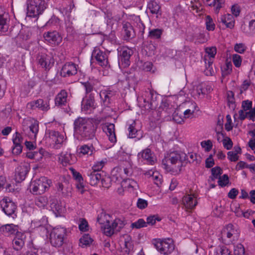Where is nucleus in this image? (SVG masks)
Instances as JSON below:
<instances>
[{
  "instance_id": "nucleus-1",
  "label": "nucleus",
  "mask_w": 255,
  "mask_h": 255,
  "mask_svg": "<svg viewBox=\"0 0 255 255\" xmlns=\"http://www.w3.org/2000/svg\"><path fill=\"white\" fill-rule=\"evenodd\" d=\"M75 135L79 139L89 140L94 138L97 127L92 119L79 117L74 123Z\"/></svg>"
},
{
  "instance_id": "nucleus-2",
  "label": "nucleus",
  "mask_w": 255,
  "mask_h": 255,
  "mask_svg": "<svg viewBox=\"0 0 255 255\" xmlns=\"http://www.w3.org/2000/svg\"><path fill=\"white\" fill-rule=\"evenodd\" d=\"M181 158V154L177 151L171 152L165 155L162 164L166 170H173L176 168L180 169L182 164Z\"/></svg>"
},
{
  "instance_id": "nucleus-3",
  "label": "nucleus",
  "mask_w": 255,
  "mask_h": 255,
  "mask_svg": "<svg viewBox=\"0 0 255 255\" xmlns=\"http://www.w3.org/2000/svg\"><path fill=\"white\" fill-rule=\"evenodd\" d=\"M103 217H106V215L102 214L97 220L99 224L103 225L101 228L104 233L107 236H111L115 231H120L124 226L123 222L119 219H116L111 225L109 221L107 220L106 223L105 224L103 220Z\"/></svg>"
},
{
  "instance_id": "nucleus-4",
  "label": "nucleus",
  "mask_w": 255,
  "mask_h": 255,
  "mask_svg": "<svg viewBox=\"0 0 255 255\" xmlns=\"http://www.w3.org/2000/svg\"><path fill=\"white\" fill-rule=\"evenodd\" d=\"M46 7L45 0H27V16L35 17L42 14Z\"/></svg>"
},
{
  "instance_id": "nucleus-5",
  "label": "nucleus",
  "mask_w": 255,
  "mask_h": 255,
  "mask_svg": "<svg viewBox=\"0 0 255 255\" xmlns=\"http://www.w3.org/2000/svg\"><path fill=\"white\" fill-rule=\"evenodd\" d=\"M66 236V228L61 227L54 228L50 235V241L51 245L55 247L62 246Z\"/></svg>"
},
{
  "instance_id": "nucleus-6",
  "label": "nucleus",
  "mask_w": 255,
  "mask_h": 255,
  "mask_svg": "<svg viewBox=\"0 0 255 255\" xmlns=\"http://www.w3.org/2000/svg\"><path fill=\"white\" fill-rule=\"evenodd\" d=\"M152 244L160 254L164 255L170 254L174 250L173 241L169 238L162 240L154 239Z\"/></svg>"
},
{
  "instance_id": "nucleus-7",
  "label": "nucleus",
  "mask_w": 255,
  "mask_h": 255,
  "mask_svg": "<svg viewBox=\"0 0 255 255\" xmlns=\"http://www.w3.org/2000/svg\"><path fill=\"white\" fill-rule=\"evenodd\" d=\"M51 183L50 180H48L45 177H42L31 182L30 189L33 194H41L49 187Z\"/></svg>"
},
{
  "instance_id": "nucleus-8",
  "label": "nucleus",
  "mask_w": 255,
  "mask_h": 255,
  "mask_svg": "<svg viewBox=\"0 0 255 255\" xmlns=\"http://www.w3.org/2000/svg\"><path fill=\"white\" fill-rule=\"evenodd\" d=\"M85 90V95L96 96L98 94V90L100 89L101 84L97 79H89L84 82H81Z\"/></svg>"
},
{
  "instance_id": "nucleus-9",
  "label": "nucleus",
  "mask_w": 255,
  "mask_h": 255,
  "mask_svg": "<svg viewBox=\"0 0 255 255\" xmlns=\"http://www.w3.org/2000/svg\"><path fill=\"white\" fill-rule=\"evenodd\" d=\"M0 204L2 210L8 216L11 217L13 219L16 217L15 210L16 206L8 198H4L0 202Z\"/></svg>"
},
{
  "instance_id": "nucleus-10",
  "label": "nucleus",
  "mask_w": 255,
  "mask_h": 255,
  "mask_svg": "<svg viewBox=\"0 0 255 255\" xmlns=\"http://www.w3.org/2000/svg\"><path fill=\"white\" fill-rule=\"evenodd\" d=\"M50 100L49 98L39 99L28 103L26 107L30 110H33L38 109L40 111L47 112L50 109Z\"/></svg>"
},
{
  "instance_id": "nucleus-11",
  "label": "nucleus",
  "mask_w": 255,
  "mask_h": 255,
  "mask_svg": "<svg viewBox=\"0 0 255 255\" xmlns=\"http://www.w3.org/2000/svg\"><path fill=\"white\" fill-rule=\"evenodd\" d=\"M36 60L45 70H49L53 66L54 60L53 58L43 52H39L36 56Z\"/></svg>"
},
{
  "instance_id": "nucleus-12",
  "label": "nucleus",
  "mask_w": 255,
  "mask_h": 255,
  "mask_svg": "<svg viewBox=\"0 0 255 255\" xmlns=\"http://www.w3.org/2000/svg\"><path fill=\"white\" fill-rule=\"evenodd\" d=\"M43 37L48 43L55 46L59 45L62 40V37L59 33L56 30L44 32Z\"/></svg>"
},
{
  "instance_id": "nucleus-13",
  "label": "nucleus",
  "mask_w": 255,
  "mask_h": 255,
  "mask_svg": "<svg viewBox=\"0 0 255 255\" xmlns=\"http://www.w3.org/2000/svg\"><path fill=\"white\" fill-rule=\"evenodd\" d=\"M145 98L143 99L144 104V108L146 110H152L157 106V95L153 91L149 90L146 91L145 95Z\"/></svg>"
},
{
  "instance_id": "nucleus-14",
  "label": "nucleus",
  "mask_w": 255,
  "mask_h": 255,
  "mask_svg": "<svg viewBox=\"0 0 255 255\" xmlns=\"http://www.w3.org/2000/svg\"><path fill=\"white\" fill-rule=\"evenodd\" d=\"M92 56L97 60L98 64L102 67H107L108 65V60L107 54L100 50L95 49L92 52Z\"/></svg>"
},
{
  "instance_id": "nucleus-15",
  "label": "nucleus",
  "mask_w": 255,
  "mask_h": 255,
  "mask_svg": "<svg viewBox=\"0 0 255 255\" xmlns=\"http://www.w3.org/2000/svg\"><path fill=\"white\" fill-rule=\"evenodd\" d=\"M77 65L72 62H67L61 70V75L63 77L75 75L77 73Z\"/></svg>"
},
{
  "instance_id": "nucleus-16",
  "label": "nucleus",
  "mask_w": 255,
  "mask_h": 255,
  "mask_svg": "<svg viewBox=\"0 0 255 255\" xmlns=\"http://www.w3.org/2000/svg\"><path fill=\"white\" fill-rule=\"evenodd\" d=\"M132 53V51L128 48H123L121 50L119 61L124 67H128L130 65L129 59Z\"/></svg>"
},
{
  "instance_id": "nucleus-17",
  "label": "nucleus",
  "mask_w": 255,
  "mask_h": 255,
  "mask_svg": "<svg viewBox=\"0 0 255 255\" xmlns=\"http://www.w3.org/2000/svg\"><path fill=\"white\" fill-rule=\"evenodd\" d=\"M81 108L83 111H87L95 109V96L85 95L82 101Z\"/></svg>"
},
{
  "instance_id": "nucleus-18",
  "label": "nucleus",
  "mask_w": 255,
  "mask_h": 255,
  "mask_svg": "<svg viewBox=\"0 0 255 255\" xmlns=\"http://www.w3.org/2000/svg\"><path fill=\"white\" fill-rule=\"evenodd\" d=\"M136 29L128 22H123V31L124 39L128 40L134 38L135 36Z\"/></svg>"
},
{
  "instance_id": "nucleus-19",
  "label": "nucleus",
  "mask_w": 255,
  "mask_h": 255,
  "mask_svg": "<svg viewBox=\"0 0 255 255\" xmlns=\"http://www.w3.org/2000/svg\"><path fill=\"white\" fill-rule=\"evenodd\" d=\"M138 157L139 158H141L146 161V163L149 164L153 165L156 161L154 153L151 152L149 148H146L138 153Z\"/></svg>"
},
{
  "instance_id": "nucleus-20",
  "label": "nucleus",
  "mask_w": 255,
  "mask_h": 255,
  "mask_svg": "<svg viewBox=\"0 0 255 255\" xmlns=\"http://www.w3.org/2000/svg\"><path fill=\"white\" fill-rule=\"evenodd\" d=\"M103 131L109 137V140L112 143L117 141V138L115 134V125L111 123H107L102 127Z\"/></svg>"
},
{
  "instance_id": "nucleus-21",
  "label": "nucleus",
  "mask_w": 255,
  "mask_h": 255,
  "mask_svg": "<svg viewBox=\"0 0 255 255\" xmlns=\"http://www.w3.org/2000/svg\"><path fill=\"white\" fill-rule=\"evenodd\" d=\"M28 170V167L27 165L18 166L15 169V180L16 182L19 183L24 180Z\"/></svg>"
},
{
  "instance_id": "nucleus-22",
  "label": "nucleus",
  "mask_w": 255,
  "mask_h": 255,
  "mask_svg": "<svg viewBox=\"0 0 255 255\" xmlns=\"http://www.w3.org/2000/svg\"><path fill=\"white\" fill-rule=\"evenodd\" d=\"M128 137L129 138H137L139 139L142 137L141 131L137 127L135 121L129 124L128 128Z\"/></svg>"
},
{
  "instance_id": "nucleus-23",
  "label": "nucleus",
  "mask_w": 255,
  "mask_h": 255,
  "mask_svg": "<svg viewBox=\"0 0 255 255\" xmlns=\"http://www.w3.org/2000/svg\"><path fill=\"white\" fill-rule=\"evenodd\" d=\"M0 232L5 236H8L18 233V227L13 224L3 225L0 227Z\"/></svg>"
},
{
  "instance_id": "nucleus-24",
  "label": "nucleus",
  "mask_w": 255,
  "mask_h": 255,
  "mask_svg": "<svg viewBox=\"0 0 255 255\" xmlns=\"http://www.w3.org/2000/svg\"><path fill=\"white\" fill-rule=\"evenodd\" d=\"M147 10H149L152 14H155L156 18L160 17L161 16V7L159 4L155 0H151L148 2Z\"/></svg>"
},
{
  "instance_id": "nucleus-25",
  "label": "nucleus",
  "mask_w": 255,
  "mask_h": 255,
  "mask_svg": "<svg viewBox=\"0 0 255 255\" xmlns=\"http://www.w3.org/2000/svg\"><path fill=\"white\" fill-rule=\"evenodd\" d=\"M88 181L90 185L94 186L97 185L102 179V175L98 172L89 170L87 172Z\"/></svg>"
},
{
  "instance_id": "nucleus-26",
  "label": "nucleus",
  "mask_w": 255,
  "mask_h": 255,
  "mask_svg": "<svg viewBox=\"0 0 255 255\" xmlns=\"http://www.w3.org/2000/svg\"><path fill=\"white\" fill-rule=\"evenodd\" d=\"M182 202L185 208L189 209L194 208L197 204V200L192 194L184 196L182 198Z\"/></svg>"
},
{
  "instance_id": "nucleus-27",
  "label": "nucleus",
  "mask_w": 255,
  "mask_h": 255,
  "mask_svg": "<svg viewBox=\"0 0 255 255\" xmlns=\"http://www.w3.org/2000/svg\"><path fill=\"white\" fill-rule=\"evenodd\" d=\"M223 234L226 235L228 238L231 239L232 237L234 238L238 237L239 233L237 227L234 226L232 224H229L223 230Z\"/></svg>"
},
{
  "instance_id": "nucleus-28",
  "label": "nucleus",
  "mask_w": 255,
  "mask_h": 255,
  "mask_svg": "<svg viewBox=\"0 0 255 255\" xmlns=\"http://www.w3.org/2000/svg\"><path fill=\"white\" fill-rule=\"evenodd\" d=\"M68 94L65 90H61L55 98V104L57 106H65L67 103Z\"/></svg>"
},
{
  "instance_id": "nucleus-29",
  "label": "nucleus",
  "mask_w": 255,
  "mask_h": 255,
  "mask_svg": "<svg viewBox=\"0 0 255 255\" xmlns=\"http://www.w3.org/2000/svg\"><path fill=\"white\" fill-rule=\"evenodd\" d=\"M50 207L51 210L55 214H60L62 211V206L54 197H50L49 199Z\"/></svg>"
},
{
  "instance_id": "nucleus-30",
  "label": "nucleus",
  "mask_w": 255,
  "mask_h": 255,
  "mask_svg": "<svg viewBox=\"0 0 255 255\" xmlns=\"http://www.w3.org/2000/svg\"><path fill=\"white\" fill-rule=\"evenodd\" d=\"M227 28L232 29L234 27L235 21L233 16L231 14H227L222 15L220 21Z\"/></svg>"
},
{
  "instance_id": "nucleus-31",
  "label": "nucleus",
  "mask_w": 255,
  "mask_h": 255,
  "mask_svg": "<svg viewBox=\"0 0 255 255\" xmlns=\"http://www.w3.org/2000/svg\"><path fill=\"white\" fill-rule=\"evenodd\" d=\"M95 148L92 144L87 145L84 144L81 145L78 149V151L79 154L82 155H91L93 154Z\"/></svg>"
},
{
  "instance_id": "nucleus-32",
  "label": "nucleus",
  "mask_w": 255,
  "mask_h": 255,
  "mask_svg": "<svg viewBox=\"0 0 255 255\" xmlns=\"http://www.w3.org/2000/svg\"><path fill=\"white\" fill-rule=\"evenodd\" d=\"M7 14H0V34L7 31L9 24Z\"/></svg>"
},
{
  "instance_id": "nucleus-33",
  "label": "nucleus",
  "mask_w": 255,
  "mask_h": 255,
  "mask_svg": "<svg viewBox=\"0 0 255 255\" xmlns=\"http://www.w3.org/2000/svg\"><path fill=\"white\" fill-rule=\"evenodd\" d=\"M146 175H149V178L151 180H152L154 183L158 186H159L162 183L161 176L157 172H153L149 171L146 172Z\"/></svg>"
},
{
  "instance_id": "nucleus-34",
  "label": "nucleus",
  "mask_w": 255,
  "mask_h": 255,
  "mask_svg": "<svg viewBox=\"0 0 255 255\" xmlns=\"http://www.w3.org/2000/svg\"><path fill=\"white\" fill-rule=\"evenodd\" d=\"M163 33V30L159 28L150 29L148 32V36L150 39H159Z\"/></svg>"
},
{
  "instance_id": "nucleus-35",
  "label": "nucleus",
  "mask_w": 255,
  "mask_h": 255,
  "mask_svg": "<svg viewBox=\"0 0 255 255\" xmlns=\"http://www.w3.org/2000/svg\"><path fill=\"white\" fill-rule=\"evenodd\" d=\"M243 31L247 34L255 33V18L252 19L249 23V27L246 28L245 26H242Z\"/></svg>"
},
{
  "instance_id": "nucleus-36",
  "label": "nucleus",
  "mask_w": 255,
  "mask_h": 255,
  "mask_svg": "<svg viewBox=\"0 0 255 255\" xmlns=\"http://www.w3.org/2000/svg\"><path fill=\"white\" fill-rule=\"evenodd\" d=\"M227 100L228 101V105L229 108L232 110H235L236 106L234 98V94L232 91H229L227 92Z\"/></svg>"
},
{
  "instance_id": "nucleus-37",
  "label": "nucleus",
  "mask_w": 255,
  "mask_h": 255,
  "mask_svg": "<svg viewBox=\"0 0 255 255\" xmlns=\"http://www.w3.org/2000/svg\"><path fill=\"white\" fill-rule=\"evenodd\" d=\"M48 199L45 196H38L35 199V205L39 208L45 207L48 203Z\"/></svg>"
},
{
  "instance_id": "nucleus-38",
  "label": "nucleus",
  "mask_w": 255,
  "mask_h": 255,
  "mask_svg": "<svg viewBox=\"0 0 255 255\" xmlns=\"http://www.w3.org/2000/svg\"><path fill=\"white\" fill-rule=\"evenodd\" d=\"M133 20L136 23L133 24L134 26L138 28V32L141 33V35H143L144 31L145 26L141 22L139 16H134Z\"/></svg>"
},
{
  "instance_id": "nucleus-39",
  "label": "nucleus",
  "mask_w": 255,
  "mask_h": 255,
  "mask_svg": "<svg viewBox=\"0 0 255 255\" xmlns=\"http://www.w3.org/2000/svg\"><path fill=\"white\" fill-rule=\"evenodd\" d=\"M71 154L70 153H61L59 155V160L63 166H67L70 163Z\"/></svg>"
},
{
  "instance_id": "nucleus-40",
  "label": "nucleus",
  "mask_w": 255,
  "mask_h": 255,
  "mask_svg": "<svg viewBox=\"0 0 255 255\" xmlns=\"http://www.w3.org/2000/svg\"><path fill=\"white\" fill-rule=\"evenodd\" d=\"M205 61H206V59H205ZM206 63V69L204 70V73L207 76H212L214 74V70L213 67V60L212 59L209 60L208 61V63L207 64L206 61H205Z\"/></svg>"
},
{
  "instance_id": "nucleus-41",
  "label": "nucleus",
  "mask_w": 255,
  "mask_h": 255,
  "mask_svg": "<svg viewBox=\"0 0 255 255\" xmlns=\"http://www.w3.org/2000/svg\"><path fill=\"white\" fill-rule=\"evenodd\" d=\"M93 242V240L89 234H85L80 239V245L82 247L90 245Z\"/></svg>"
},
{
  "instance_id": "nucleus-42",
  "label": "nucleus",
  "mask_w": 255,
  "mask_h": 255,
  "mask_svg": "<svg viewBox=\"0 0 255 255\" xmlns=\"http://www.w3.org/2000/svg\"><path fill=\"white\" fill-rule=\"evenodd\" d=\"M13 249L18 251L22 249L24 245V241L20 238L15 237L12 241Z\"/></svg>"
},
{
  "instance_id": "nucleus-43",
  "label": "nucleus",
  "mask_w": 255,
  "mask_h": 255,
  "mask_svg": "<svg viewBox=\"0 0 255 255\" xmlns=\"http://www.w3.org/2000/svg\"><path fill=\"white\" fill-rule=\"evenodd\" d=\"M187 160L190 163H195V164H199L200 162V157L197 158V154L193 152L188 153L185 154Z\"/></svg>"
},
{
  "instance_id": "nucleus-44",
  "label": "nucleus",
  "mask_w": 255,
  "mask_h": 255,
  "mask_svg": "<svg viewBox=\"0 0 255 255\" xmlns=\"http://www.w3.org/2000/svg\"><path fill=\"white\" fill-rule=\"evenodd\" d=\"M232 64L231 62H227L221 67L222 76L225 77L230 74L232 71Z\"/></svg>"
},
{
  "instance_id": "nucleus-45",
  "label": "nucleus",
  "mask_w": 255,
  "mask_h": 255,
  "mask_svg": "<svg viewBox=\"0 0 255 255\" xmlns=\"http://www.w3.org/2000/svg\"><path fill=\"white\" fill-rule=\"evenodd\" d=\"M107 160L106 158H105L100 161H97L93 166L91 170L99 172V171L103 168L105 164L107 163Z\"/></svg>"
},
{
  "instance_id": "nucleus-46",
  "label": "nucleus",
  "mask_w": 255,
  "mask_h": 255,
  "mask_svg": "<svg viewBox=\"0 0 255 255\" xmlns=\"http://www.w3.org/2000/svg\"><path fill=\"white\" fill-rule=\"evenodd\" d=\"M212 176L211 179L212 181H214L215 179H218L220 177V175L222 174V169L220 167L217 166L214 167L211 170Z\"/></svg>"
},
{
  "instance_id": "nucleus-47",
  "label": "nucleus",
  "mask_w": 255,
  "mask_h": 255,
  "mask_svg": "<svg viewBox=\"0 0 255 255\" xmlns=\"http://www.w3.org/2000/svg\"><path fill=\"white\" fill-rule=\"evenodd\" d=\"M206 25L207 29L209 31H213L215 29V25L210 15H207L206 17Z\"/></svg>"
},
{
  "instance_id": "nucleus-48",
  "label": "nucleus",
  "mask_w": 255,
  "mask_h": 255,
  "mask_svg": "<svg viewBox=\"0 0 255 255\" xmlns=\"http://www.w3.org/2000/svg\"><path fill=\"white\" fill-rule=\"evenodd\" d=\"M130 227L132 229H140L142 227H146V223L143 219H139L137 221L132 223Z\"/></svg>"
},
{
  "instance_id": "nucleus-49",
  "label": "nucleus",
  "mask_w": 255,
  "mask_h": 255,
  "mask_svg": "<svg viewBox=\"0 0 255 255\" xmlns=\"http://www.w3.org/2000/svg\"><path fill=\"white\" fill-rule=\"evenodd\" d=\"M235 255H245V250L244 246L238 244L234 247Z\"/></svg>"
},
{
  "instance_id": "nucleus-50",
  "label": "nucleus",
  "mask_w": 255,
  "mask_h": 255,
  "mask_svg": "<svg viewBox=\"0 0 255 255\" xmlns=\"http://www.w3.org/2000/svg\"><path fill=\"white\" fill-rule=\"evenodd\" d=\"M247 49V47L244 43H236L234 46V50L237 53H244Z\"/></svg>"
},
{
  "instance_id": "nucleus-51",
  "label": "nucleus",
  "mask_w": 255,
  "mask_h": 255,
  "mask_svg": "<svg viewBox=\"0 0 255 255\" xmlns=\"http://www.w3.org/2000/svg\"><path fill=\"white\" fill-rule=\"evenodd\" d=\"M206 53L209 56V60L212 59L213 60L215 55L217 53V48L216 47H207L205 49Z\"/></svg>"
},
{
  "instance_id": "nucleus-52",
  "label": "nucleus",
  "mask_w": 255,
  "mask_h": 255,
  "mask_svg": "<svg viewBox=\"0 0 255 255\" xmlns=\"http://www.w3.org/2000/svg\"><path fill=\"white\" fill-rule=\"evenodd\" d=\"M12 141L14 145H21L23 138L19 132H16L13 136Z\"/></svg>"
},
{
  "instance_id": "nucleus-53",
  "label": "nucleus",
  "mask_w": 255,
  "mask_h": 255,
  "mask_svg": "<svg viewBox=\"0 0 255 255\" xmlns=\"http://www.w3.org/2000/svg\"><path fill=\"white\" fill-rule=\"evenodd\" d=\"M229 182V177L227 174H224L222 176H220L218 180V184L221 187L226 186Z\"/></svg>"
},
{
  "instance_id": "nucleus-54",
  "label": "nucleus",
  "mask_w": 255,
  "mask_h": 255,
  "mask_svg": "<svg viewBox=\"0 0 255 255\" xmlns=\"http://www.w3.org/2000/svg\"><path fill=\"white\" fill-rule=\"evenodd\" d=\"M69 169L72 174L73 178L77 181V182L83 181V178L82 175L79 172H77L72 167H70Z\"/></svg>"
},
{
  "instance_id": "nucleus-55",
  "label": "nucleus",
  "mask_w": 255,
  "mask_h": 255,
  "mask_svg": "<svg viewBox=\"0 0 255 255\" xmlns=\"http://www.w3.org/2000/svg\"><path fill=\"white\" fill-rule=\"evenodd\" d=\"M232 60L234 65L236 67H240L241 65L242 59L240 55L237 54L233 55Z\"/></svg>"
},
{
  "instance_id": "nucleus-56",
  "label": "nucleus",
  "mask_w": 255,
  "mask_h": 255,
  "mask_svg": "<svg viewBox=\"0 0 255 255\" xmlns=\"http://www.w3.org/2000/svg\"><path fill=\"white\" fill-rule=\"evenodd\" d=\"M79 229L80 231L83 232H86L88 231V223L86 219H80V222L79 224Z\"/></svg>"
},
{
  "instance_id": "nucleus-57",
  "label": "nucleus",
  "mask_w": 255,
  "mask_h": 255,
  "mask_svg": "<svg viewBox=\"0 0 255 255\" xmlns=\"http://www.w3.org/2000/svg\"><path fill=\"white\" fill-rule=\"evenodd\" d=\"M30 130L33 134L34 137H36L37 133L39 130L38 123L37 121H35L34 123H32L29 126Z\"/></svg>"
},
{
  "instance_id": "nucleus-58",
  "label": "nucleus",
  "mask_w": 255,
  "mask_h": 255,
  "mask_svg": "<svg viewBox=\"0 0 255 255\" xmlns=\"http://www.w3.org/2000/svg\"><path fill=\"white\" fill-rule=\"evenodd\" d=\"M217 255H232L230 251L226 247H220L217 252Z\"/></svg>"
},
{
  "instance_id": "nucleus-59",
  "label": "nucleus",
  "mask_w": 255,
  "mask_h": 255,
  "mask_svg": "<svg viewBox=\"0 0 255 255\" xmlns=\"http://www.w3.org/2000/svg\"><path fill=\"white\" fill-rule=\"evenodd\" d=\"M201 146L205 148L206 151L208 152L210 151L212 148V142L210 140H204L201 143Z\"/></svg>"
},
{
  "instance_id": "nucleus-60",
  "label": "nucleus",
  "mask_w": 255,
  "mask_h": 255,
  "mask_svg": "<svg viewBox=\"0 0 255 255\" xmlns=\"http://www.w3.org/2000/svg\"><path fill=\"white\" fill-rule=\"evenodd\" d=\"M111 179L109 176H102V179H101L100 181L102 183V185L103 187L105 188H109L110 187L111 184Z\"/></svg>"
},
{
  "instance_id": "nucleus-61",
  "label": "nucleus",
  "mask_w": 255,
  "mask_h": 255,
  "mask_svg": "<svg viewBox=\"0 0 255 255\" xmlns=\"http://www.w3.org/2000/svg\"><path fill=\"white\" fill-rule=\"evenodd\" d=\"M59 19L55 15H53L51 18L46 22L45 25L47 26H52L56 25L59 23Z\"/></svg>"
},
{
  "instance_id": "nucleus-62",
  "label": "nucleus",
  "mask_w": 255,
  "mask_h": 255,
  "mask_svg": "<svg viewBox=\"0 0 255 255\" xmlns=\"http://www.w3.org/2000/svg\"><path fill=\"white\" fill-rule=\"evenodd\" d=\"M160 220H161V219L157 216H156V215L150 216L147 218V219H146L147 222H146V225L148 224V225H153L156 223V221H160Z\"/></svg>"
},
{
  "instance_id": "nucleus-63",
  "label": "nucleus",
  "mask_w": 255,
  "mask_h": 255,
  "mask_svg": "<svg viewBox=\"0 0 255 255\" xmlns=\"http://www.w3.org/2000/svg\"><path fill=\"white\" fill-rule=\"evenodd\" d=\"M100 95L101 98L103 99V103L104 106L108 107L111 103V97H109L104 92L100 93Z\"/></svg>"
},
{
  "instance_id": "nucleus-64",
  "label": "nucleus",
  "mask_w": 255,
  "mask_h": 255,
  "mask_svg": "<svg viewBox=\"0 0 255 255\" xmlns=\"http://www.w3.org/2000/svg\"><path fill=\"white\" fill-rule=\"evenodd\" d=\"M148 205V202L146 200L138 198L136 203L137 207L140 209H145Z\"/></svg>"
}]
</instances>
